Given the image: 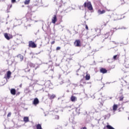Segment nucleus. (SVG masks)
<instances>
[{
    "label": "nucleus",
    "instance_id": "f257e3e1",
    "mask_svg": "<svg viewBox=\"0 0 129 129\" xmlns=\"http://www.w3.org/2000/svg\"><path fill=\"white\" fill-rule=\"evenodd\" d=\"M84 8H87L89 11H92L93 8H92V5L90 2H85L84 4Z\"/></svg>",
    "mask_w": 129,
    "mask_h": 129
},
{
    "label": "nucleus",
    "instance_id": "f03ea898",
    "mask_svg": "<svg viewBox=\"0 0 129 129\" xmlns=\"http://www.w3.org/2000/svg\"><path fill=\"white\" fill-rule=\"evenodd\" d=\"M29 46L31 48H36L37 47V45H36V44H35V42L33 41H29Z\"/></svg>",
    "mask_w": 129,
    "mask_h": 129
},
{
    "label": "nucleus",
    "instance_id": "7ed1b4c3",
    "mask_svg": "<svg viewBox=\"0 0 129 129\" xmlns=\"http://www.w3.org/2000/svg\"><path fill=\"white\" fill-rule=\"evenodd\" d=\"M5 37L7 40H10V39H12L13 38V36H12L11 34H8V33H5L4 34Z\"/></svg>",
    "mask_w": 129,
    "mask_h": 129
},
{
    "label": "nucleus",
    "instance_id": "20e7f679",
    "mask_svg": "<svg viewBox=\"0 0 129 129\" xmlns=\"http://www.w3.org/2000/svg\"><path fill=\"white\" fill-rule=\"evenodd\" d=\"M74 45L76 47H80V40H77L74 42Z\"/></svg>",
    "mask_w": 129,
    "mask_h": 129
},
{
    "label": "nucleus",
    "instance_id": "39448f33",
    "mask_svg": "<svg viewBox=\"0 0 129 129\" xmlns=\"http://www.w3.org/2000/svg\"><path fill=\"white\" fill-rule=\"evenodd\" d=\"M51 21L52 24H55L56 22H57V16H56V15H54L52 18Z\"/></svg>",
    "mask_w": 129,
    "mask_h": 129
},
{
    "label": "nucleus",
    "instance_id": "423d86ee",
    "mask_svg": "<svg viewBox=\"0 0 129 129\" xmlns=\"http://www.w3.org/2000/svg\"><path fill=\"white\" fill-rule=\"evenodd\" d=\"M39 99H38V98H36L34 99L33 103V104H34V105H37V104H39Z\"/></svg>",
    "mask_w": 129,
    "mask_h": 129
},
{
    "label": "nucleus",
    "instance_id": "0eeeda50",
    "mask_svg": "<svg viewBox=\"0 0 129 129\" xmlns=\"http://www.w3.org/2000/svg\"><path fill=\"white\" fill-rule=\"evenodd\" d=\"M48 98H49V99H54V98H55V97H56V95L55 94L51 95L50 94H48Z\"/></svg>",
    "mask_w": 129,
    "mask_h": 129
},
{
    "label": "nucleus",
    "instance_id": "6e6552de",
    "mask_svg": "<svg viewBox=\"0 0 129 129\" xmlns=\"http://www.w3.org/2000/svg\"><path fill=\"white\" fill-rule=\"evenodd\" d=\"M71 100L72 101H73V102H74L76 101V100H77V98H76V97H75L74 96H72V97L71 98Z\"/></svg>",
    "mask_w": 129,
    "mask_h": 129
},
{
    "label": "nucleus",
    "instance_id": "1a4fd4ad",
    "mask_svg": "<svg viewBox=\"0 0 129 129\" xmlns=\"http://www.w3.org/2000/svg\"><path fill=\"white\" fill-rule=\"evenodd\" d=\"M105 11L104 10H102L101 11V10H99L98 11V15H102L103 14H105Z\"/></svg>",
    "mask_w": 129,
    "mask_h": 129
},
{
    "label": "nucleus",
    "instance_id": "9d476101",
    "mask_svg": "<svg viewBox=\"0 0 129 129\" xmlns=\"http://www.w3.org/2000/svg\"><path fill=\"white\" fill-rule=\"evenodd\" d=\"M17 57L20 59V61H23V60H24V56L21 54H18Z\"/></svg>",
    "mask_w": 129,
    "mask_h": 129
},
{
    "label": "nucleus",
    "instance_id": "9b49d317",
    "mask_svg": "<svg viewBox=\"0 0 129 129\" xmlns=\"http://www.w3.org/2000/svg\"><path fill=\"white\" fill-rule=\"evenodd\" d=\"M100 71L101 73H103V74H104V73H106V72H107V71H106V70H105V69H103V68L101 69Z\"/></svg>",
    "mask_w": 129,
    "mask_h": 129
},
{
    "label": "nucleus",
    "instance_id": "f8f14e48",
    "mask_svg": "<svg viewBox=\"0 0 129 129\" xmlns=\"http://www.w3.org/2000/svg\"><path fill=\"white\" fill-rule=\"evenodd\" d=\"M11 93L13 95H16V89H12L11 90Z\"/></svg>",
    "mask_w": 129,
    "mask_h": 129
},
{
    "label": "nucleus",
    "instance_id": "ddd939ff",
    "mask_svg": "<svg viewBox=\"0 0 129 129\" xmlns=\"http://www.w3.org/2000/svg\"><path fill=\"white\" fill-rule=\"evenodd\" d=\"M11 75H12V72H11V71H8L7 72V78H8V79H10V78H11Z\"/></svg>",
    "mask_w": 129,
    "mask_h": 129
},
{
    "label": "nucleus",
    "instance_id": "4468645a",
    "mask_svg": "<svg viewBox=\"0 0 129 129\" xmlns=\"http://www.w3.org/2000/svg\"><path fill=\"white\" fill-rule=\"evenodd\" d=\"M94 32H95L96 35H97V33H99L100 32V30L97 28H95L94 30Z\"/></svg>",
    "mask_w": 129,
    "mask_h": 129
},
{
    "label": "nucleus",
    "instance_id": "2eb2a0df",
    "mask_svg": "<svg viewBox=\"0 0 129 129\" xmlns=\"http://www.w3.org/2000/svg\"><path fill=\"white\" fill-rule=\"evenodd\" d=\"M23 119L25 122H28L29 121V117H24Z\"/></svg>",
    "mask_w": 129,
    "mask_h": 129
},
{
    "label": "nucleus",
    "instance_id": "dca6fc26",
    "mask_svg": "<svg viewBox=\"0 0 129 129\" xmlns=\"http://www.w3.org/2000/svg\"><path fill=\"white\" fill-rule=\"evenodd\" d=\"M90 79V75L87 74L86 76V80H89Z\"/></svg>",
    "mask_w": 129,
    "mask_h": 129
},
{
    "label": "nucleus",
    "instance_id": "f3484780",
    "mask_svg": "<svg viewBox=\"0 0 129 129\" xmlns=\"http://www.w3.org/2000/svg\"><path fill=\"white\" fill-rule=\"evenodd\" d=\"M28 65L30 66V67H35V64L32 63V62H29Z\"/></svg>",
    "mask_w": 129,
    "mask_h": 129
},
{
    "label": "nucleus",
    "instance_id": "a211bd4d",
    "mask_svg": "<svg viewBox=\"0 0 129 129\" xmlns=\"http://www.w3.org/2000/svg\"><path fill=\"white\" fill-rule=\"evenodd\" d=\"M31 0H25V1L24 2V4L25 5H29V4H30V2Z\"/></svg>",
    "mask_w": 129,
    "mask_h": 129
},
{
    "label": "nucleus",
    "instance_id": "6ab92c4d",
    "mask_svg": "<svg viewBox=\"0 0 129 129\" xmlns=\"http://www.w3.org/2000/svg\"><path fill=\"white\" fill-rule=\"evenodd\" d=\"M37 129H42V126H41V124H38L36 126Z\"/></svg>",
    "mask_w": 129,
    "mask_h": 129
},
{
    "label": "nucleus",
    "instance_id": "aec40b11",
    "mask_svg": "<svg viewBox=\"0 0 129 129\" xmlns=\"http://www.w3.org/2000/svg\"><path fill=\"white\" fill-rule=\"evenodd\" d=\"M106 127L108 129H114L112 126H111L110 125H107L106 126Z\"/></svg>",
    "mask_w": 129,
    "mask_h": 129
},
{
    "label": "nucleus",
    "instance_id": "412c9836",
    "mask_svg": "<svg viewBox=\"0 0 129 129\" xmlns=\"http://www.w3.org/2000/svg\"><path fill=\"white\" fill-rule=\"evenodd\" d=\"M117 109V105H114L113 107V110H116Z\"/></svg>",
    "mask_w": 129,
    "mask_h": 129
},
{
    "label": "nucleus",
    "instance_id": "4be33fe9",
    "mask_svg": "<svg viewBox=\"0 0 129 129\" xmlns=\"http://www.w3.org/2000/svg\"><path fill=\"white\" fill-rule=\"evenodd\" d=\"M123 96H121L120 97H119V101H122L123 100Z\"/></svg>",
    "mask_w": 129,
    "mask_h": 129
},
{
    "label": "nucleus",
    "instance_id": "5701e85b",
    "mask_svg": "<svg viewBox=\"0 0 129 129\" xmlns=\"http://www.w3.org/2000/svg\"><path fill=\"white\" fill-rule=\"evenodd\" d=\"M84 7L83 6H80L79 7L80 10H84Z\"/></svg>",
    "mask_w": 129,
    "mask_h": 129
},
{
    "label": "nucleus",
    "instance_id": "b1692460",
    "mask_svg": "<svg viewBox=\"0 0 129 129\" xmlns=\"http://www.w3.org/2000/svg\"><path fill=\"white\" fill-rule=\"evenodd\" d=\"M11 114H12V113H11V112H10V113H8L7 116L8 117H11Z\"/></svg>",
    "mask_w": 129,
    "mask_h": 129
},
{
    "label": "nucleus",
    "instance_id": "393cba45",
    "mask_svg": "<svg viewBox=\"0 0 129 129\" xmlns=\"http://www.w3.org/2000/svg\"><path fill=\"white\" fill-rule=\"evenodd\" d=\"M116 57H117V55H114V56H113V59H114V60H116Z\"/></svg>",
    "mask_w": 129,
    "mask_h": 129
},
{
    "label": "nucleus",
    "instance_id": "a878e982",
    "mask_svg": "<svg viewBox=\"0 0 129 129\" xmlns=\"http://www.w3.org/2000/svg\"><path fill=\"white\" fill-rule=\"evenodd\" d=\"M55 119H59V116L58 115L55 116Z\"/></svg>",
    "mask_w": 129,
    "mask_h": 129
},
{
    "label": "nucleus",
    "instance_id": "bb28decb",
    "mask_svg": "<svg viewBox=\"0 0 129 129\" xmlns=\"http://www.w3.org/2000/svg\"><path fill=\"white\" fill-rule=\"evenodd\" d=\"M12 3H13V4L16 3V0H12Z\"/></svg>",
    "mask_w": 129,
    "mask_h": 129
},
{
    "label": "nucleus",
    "instance_id": "cd10ccee",
    "mask_svg": "<svg viewBox=\"0 0 129 129\" xmlns=\"http://www.w3.org/2000/svg\"><path fill=\"white\" fill-rule=\"evenodd\" d=\"M60 47H57L56 48V50H60Z\"/></svg>",
    "mask_w": 129,
    "mask_h": 129
},
{
    "label": "nucleus",
    "instance_id": "c85d7f7f",
    "mask_svg": "<svg viewBox=\"0 0 129 129\" xmlns=\"http://www.w3.org/2000/svg\"><path fill=\"white\" fill-rule=\"evenodd\" d=\"M86 30H88V26H87V25H86Z\"/></svg>",
    "mask_w": 129,
    "mask_h": 129
},
{
    "label": "nucleus",
    "instance_id": "c756f323",
    "mask_svg": "<svg viewBox=\"0 0 129 129\" xmlns=\"http://www.w3.org/2000/svg\"><path fill=\"white\" fill-rule=\"evenodd\" d=\"M51 44H52V45H53V44H55V41H53L51 42Z\"/></svg>",
    "mask_w": 129,
    "mask_h": 129
},
{
    "label": "nucleus",
    "instance_id": "7c9ffc66",
    "mask_svg": "<svg viewBox=\"0 0 129 129\" xmlns=\"http://www.w3.org/2000/svg\"><path fill=\"white\" fill-rule=\"evenodd\" d=\"M82 129H87V128H86V127H84L82 128Z\"/></svg>",
    "mask_w": 129,
    "mask_h": 129
},
{
    "label": "nucleus",
    "instance_id": "2f4dec72",
    "mask_svg": "<svg viewBox=\"0 0 129 129\" xmlns=\"http://www.w3.org/2000/svg\"><path fill=\"white\" fill-rule=\"evenodd\" d=\"M20 87H22V84L20 85Z\"/></svg>",
    "mask_w": 129,
    "mask_h": 129
},
{
    "label": "nucleus",
    "instance_id": "473e14b6",
    "mask_svg": "<svg viewBox=\"0 0 129 129\" xmlns=\"http://www.w3.org/2000/svg\"><path fill=\"white\" fill-rule=\"evenodd\" d=\"M77 111V108L76 109V111Z\"/></svg>",
    "mask_w": 129,
    "mask_h": 129
},
{
    "label": "nucleus",
    "instance_id": "72a5a7b5",
    "mask_svg": "<svg viewBox=\"0 0 129 129\" xmlns=\"http://www.w3.org/2000/svg\"><path fill=\"white\" fill-rule=\"evenodd\" d=\"M30 54H32V53H31Z\"/></svg>",
    "mask_w": 129,
    "mask_h": 129
}]
</instances>
